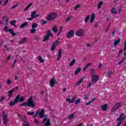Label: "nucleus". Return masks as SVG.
Listing matches in <instances>:
<instances>
[{"mask_svg": "<svg viewBox=\"0 0 126 126\" xmlns=\"http://www.w3.org/2000/svg\"><path fill=\"white\" fill-rule=\"evenodd\" d=\"M58 83V82H57V81H56V79H55V78H52L51 80H50V87H51L52 88H53V87H54V86H55V84H57Z\"/></svg>", "mask_w": 126, "mask_h": 126, "instance_id": "9b49d317", "label": "nucleus"}, {"mask_svg": "<svg viewBox=\"0 0 126 126\" xmlns=\"http://www.w3.org/2000/svg\"><path fill=\"white\" fill-rule=\"evenodd\" d=\"M20 98V95H18L13 101H11L9 105L10 106H14L16 104H17L19 102V98Z\"/></svg>", "mask_w": 126, "mask_h": 126, "instance_id": "0eeeda50", "label": "nucleus"}, {"mask_svg": "<svg viewBox=\"0 0 126 126\" xmlns=\"http://www.w3.org/2000/svg\"><path fill=\"white\" fill-rule=\"evenodd\" d=\"M4 98H5V96H2L0 99V102H3V100H4Z\"/></svg>", "mask_w": 126, "mask_h": 126, "instance_id": "603ef678", "label": "nucleus"}, {"mask_svg": "<svg viewBox=\"0 0 126 126\" xmlns=\"http://www.w3.org/2000/svg\"><path fill=\"white\" fill-rule=\"evenodd\" d=\"M33 4V3H31L29 5H28L26 8H25L24 9V11H26L27 10H28L29 8H30V7H31V6H32V5Z\"/></svg>", "mask_w": 126, "mask_h": 126, "instance_id": "c85d7f7f", "label": "nucleus"}, {"mask_svg": "<svg viewBox=\"0 0 126 126\" xmlns=\"http://www.w3.org/2000/svg\"><path fill=\"white\" fill-rule=\"evenodd\" d=\"M126 60V57H124V58L122 59V61L120 62H119L118 64H122Z\"/></svg>", "mask_w": 126, "mask_h": 126, "instance_id": "4c0bfd02", "label": "nucleus"}, {"mask_svg": "<svg viewBox=\"0 0 126 126\" xmlns=\"http://www.w3.org/2000/svg\"><path fill=\"white\" fill-rule=\"evenodd\" d=\"M84 100H88V95L85 96L84 97Z\"/></svg>", "mask_w": 126, "mask_h": 126, "instance_id": "0e129e2a", "label": "nucleus"}, {"mask_svg": "<svg viewBox=\"0 0 126 126\" xmlns=\"http://www.w3.org/2000/svg\"><path fill=\"white\" fill-rule=\"evenodd\" d=\"M35 32H36V29H31L30 31V33H31V34H34Z\"/></svg>", "mask_w": 126, "mask_h": 126, "instance_id": "79ce46f5", "label": "nucleus"}, {"mask_svg": "<svg viewBox=\"0 0 126 126\" xmlns=\"http://www.w3.org/2000/svg\"><path fill=\"white\" fill-rule=\"evenodd\" d=\"M52 30H53V32H54V33H58V32L59 31L58 30V28H57V26H54L52 28Z\"/></svg>", "mask_w": 126, "mask_h": 126, "instance_id": "b1692460", "label": "nucleus"}, {"mask_svg": "<svg viewBox=\"0 0 126 126\" xmlns=\"http://www.w3.org/2000/svg\"><path fill=\"white\" fill-rule=\"evenodd\" d=\"M6 83H7V85H10V84H11V83H12V81L10 79H8L7 80Z\"/></svg>", "mask_w": 126, "mask_h": 126, "instance_id": "ea45409f", "label": "nucleus"}, {"mask_svg": "<svg viewBox=\"0 0 126 126\" xmlns=\"http://www.w3.org/2000/svg\"><path fill=\"white\" fill-rule=\"evenodd\" d=\"M11 25H14L16 23V20H13L10 22Z\"/></svg>", "mask_w": 126, "mask_h": 126, "instance_id": "de8ad7c7", "label": "nucleus"}, {"mask_svg": "<svg viewBox=\"0 0 126 126\" xmlns=\"http://www.w3.org/2000/svg\"><path fill=\"white\" fill-rule=\"evenodd\" d=\"M24 101V97L21 96L19 98V102H23Z\"/></svg>", "mask_w": 126, "mask_h": 126, "instance_id": "c03bdc74", "label": "nucleus"}, {"mask_svg": "<svg viewBox=\"0 0 126 126\" xmlns=\"http://www.w3.org/2000/svg\"><path fill=\"white\" fill-rule=\"evenodd\" d=\"M91 73L92 74V75H95V69H91Z\"/></svg>", "mask_w": 126, "mask_h": 126, "instance_id": "a19ab883", "label": "nucleus"}, {"mask_svg": "<svg viewBox=\"0 0 126 126\" xmlns=\"http://www.w3.org/2000/svg\"><path fill=\"white\" fill-rule=\"evenodd\" d=\"M39 115V119H43L44 117H45V110L44 109H41V111H36L34 115L33 116V118H35L37 117V116Z\"/></svg>", "mask_w": 126, "mask_h": 126, "instance_id": "7ed1b4c3", "label": "nucleus"}, {"mask_svg": "<svg viewBox=\"0 0 126 126\" xmlns=\"http://www.w3.org/2000/svg\"><path fill=\"white\" fill-rule=\"evenodd\" d=\"M58 17V13L52 12L50 14H48L46 17V19L48 21H54Z\"/></svg>", "mask_w": 126, "mask_h": 126, "instance_id": "f03ea898", "label": "nucleus"}, {"mask_svg": "<svg viewBox=\"0 0 126 126\" xmlns=\"http://www.w3.org/2000/svg\"><path fill=\"white\" fill-rule=\"evenodd\" d=\"M95 17H96V15H95L94 13H93L91 17V23H92L94 21V20L95 19Z\"/></svg>", "mask_w": 126, "mask_h": 126, "instance_id": "6ab92c4d", "label": "nucleus"}, {"mask_svg": "<svg viewBox=\"0 0 126 126\" xmlns=\"http://www.w3.org/2000/svg\"><path fill=\"white\" fill-rule=\"evenodd\" d=\"M74 35V31L71 30L68 32V34L66 35L67 38L68 39L72 38Z\"/></svg>", "mask_w": 126, "mask_h": 126, "instance_id": "f8f14e48", "label": "nucleus"}, {"mask_svg": "<svg viewBox=\"0 0 126 126\" xmlns=\"http://www.w3.org/2000/svg\"><path fill=\"white\" fill-rule=\"evenodd\" d=\"M124 45H124V51H126V40L125 41Z\"/></svg>", "mask_w": 126, "mask_h": 126, "instance_id": "bf43d9fd", "label": "nucleus"}, {"mask_svg": "<svg viewBox=\"0 0 126 126\" xmlns=\"http://www.w3.org/2000/svg\"><path fill=\"white\" fill-rule=\"evenodd\" d=\"M111 13L113 14H117V10H116V8L113 7L111 9Z\"/></svg>", "mask_w": 126, "mask_h": 126, "instance_id": "7c9ffc66", "label": "nucleus"}, {"mask_svg": "<svg viewBox=\"0 0 126 126\" xmlns=\"http://www.w3.org/2000/svg\"><path fill=\"white\" fill-rule=\"evenodd\" d=\"M79 103H80V98L78 99L77 100L75 101V105H78Z\"/></svg>", "mask_w": 126, "mask_h": 126, "instance_id": "a18cd8bd", "label": "nucleus"}, {"mask_svg": "<svg viewBox=\"0 0 126 126\" xmlns=\"http://www.w3.org/2000/svg\"><path fill=\"white\" fill-rule=\"evenodd\" d=\"M60 39H58V40L55 41L54 43H53V45H54V46H55V47H57V46H58V45H59V44H60V43H61L60 41H59Z\"/></svg>", "mask_w": 126, "mask_h": 126, "instance_id": "cd10ccee", "label": "nucleus"}, {"mask_svg": "<svg viewBox=\"0 0 126 126\" xmlns=\"http://www.w3.org/2000/svg\"><path fill=\"white\" fill-rule=\"evenodd\" d=\"M72 18V16H69L68 18H67L66 20V22H68V21H70Z\"/></svg>", "mask_w": 126, "mask_h": 126, "instance_id": "58836bf2", "label": "nucleus"}, {"mask_svg": "<svg viewBox=\"0 0 126 126\" xmlns=\"http://www.w3.org/2000/svg\"><path fill=\"white\" fill-rule=\"evenodd\" d=\"M27 19V20H30V21H32L33 19H34V18L33 17H31V18H28Z\"/></svg>", "mask_w": 126, "mask_h": 126, "instance_id": "864d4df0", "label": "nucleus"}, {"mask_svg": "<svg viewBox=\"0 0 126 126\" xmlns=\"http://www.w3.org/2000/svg\"><path fill=\"white\" fill-rule=\"evenodd\" d=\"M62 58V49H60L58 52L57 61H60Z\"/></svg>", "mask_w": 126, "mask_h": 126, "instance_id": "a211bd4d", "label": "nucleus"}, {"mask_svg": "<svg viewBox=\"0 0 126 126\" xmlns=\"http://www.w3.org/2000/svg\"><path fill=\"white\" fill-rule=\"evenodd\" d=\"M107 76L108 77H111V76L112 74H113V71H109L107 72Z\"/></svg>", "mask_w": 126, "mask_h": 126, "instance_id": "e433bc0d", "label": "nucleus"}, {"mask_svg": "<svg viewBox=\"0 0 126 126\" xmlns=\"http://www.w3.org/2000/svg\"><path fill=\"white\" fill-rule=\"evenodd\" d=\"M91 103H92V102H91V101H89V102H88L87 103H86V106H88V105H89L90 104H91Z\"/></svg>", "mask_w": 126, "mask_h": 126, "instance_id": "052dcab7", "label": "nucleus"}, {"mask_svg": "<svg viewBox=\"0 0 126 126\" xmlns=\"http://www.w3.org/2000/svg\"><path fill=\"white\" fill-rule=\"evenodd\" d=\"M107 104H104V105H102L101 106V108L103 111H106L107 110Z\"/></svg>", "mask_w": 126, "mask_h": 126, "instance_id": "c756f323", "label": "nucleus"}, {"mask_svg": "<svg viewBox=\"0 0 126 126\" xmlns=\"http://www.w3.org/2000/svg\"><path fill=\"white\" fill-rule=\"evenodd\" d=\"M15 90H11L9 92H8L9 99H10L11 97H12V94H13V92H14Z\"/></svg>", "mask_w": 126, "mask_h": 126, "instance_id": "f3484780", "label": "nucleus"}, {"mask_svg": "<svg viewBox=\"0 0 126 126\" xmlns=\"http://www.w3.org/2000/svg\"><path fill=\"white\" fill-rule=\"evenodd\" d=\"M80 70H81V68L79 67L77 68L76 70L75 71V74H78V73L80 72Z\"/></svg>", "mask_w": 126, "mask_h": 126, "instance_id": "c9c22d12", "label": "nucleus"}, {"mask_svg": "<svg viewBox=\"0 0 126 126\" xmlns=\"http://www.w3.org/2000/svg\"><path fill=\"white\" fill-rule=\"evenodd\" d=\"M75 63V59H73L70 63L69 66H72Z\"/></svg>", "mask_w": 126, "mask_h": 126, "instance_id": "f704fd0d", "label": "nucleus"}, {"mask_svg": "<svg viewBox=\"0 0 126 126\" xmlns=\"http://www.w3.org/2000/svg\"><path fill=\"white\" fill-rule=\"evenodd\" d=\"M121 42V39L119 38L118 40H114V47L117 46L118 44H119Z\"/></svg>", "mask_w": 126, "mask_h": 126, "instance_id": "393cba45", "label": "nucleus"}, {"mask_svg": "<svg viewBox=\"0 0 126 126\" xmlns=\"http://www.w3.org/2000/svg\"><path fill=\"white\" fill-rule=\"evenodd\" d=\"M37 60L39 61L40 63H42L45 62V60H44V59H43V58L41 56H38L37 57Z\"/></svg>", "mask_w": 126, "mask_h": 126, "instance_id": "5701e85b", "label": "nucleus"}, {"mask_svg": "<svg viewBox=\"0 0 126 126\" xmlns=\"http://www.w3.org/2000/svg\"><path fill=\"white\" fill-rule=\"evenodd\" d=\"M80 7V4H78L75 7H74V10H77V8H79Z\"/></svg>", "mask_w": 126, "mask_h": 126, "instance_id": "09e8293b", "label": "nucleus"}, {"mask_svg": "<svg viewBox=\"0 0 126 126\" xmlns=\"http://www.w3.org/2000/svg\"><path fill=\"white\" fill-rule=\"evenodd\" d=\"M103 3L104 2L103 1H99L97 4V9H100V8L102 7Z\"/></svg>", "mask_w": 126, "mask_h": 126, "instance_id": "412c9836", "label": "nucleus"}, {"mask_svg": "<svg viewBox=\"0 0 126 126\" xmlns=\"http://www.w3.org/2000/svg\"><path fill=\"white\" fill-rule=\"evenodd\" d=\"M3 40H1L0 42V47H1V46H2V45H3Z\"/></svg>", "mask_w": 126, "mask_h": 126, "instance_id": "13d9d810", "label": "nucleus"}, {"mask_svg": "<svg viewBox=\"0 0 126 126\" xmlns=\"http://www.w3.org/2000/svg\"><path fill=\"white\" fill-rule=\"evenodd\" d=\"M3 123L4 125H7V117L6 114H3Z\"/></svg>", "mask_w": 126, "mask_h": 126, "instance_id": "dca6fc26", "label": "nucleus"}, {"mask_svg": "<svg viewBox=\"0 0 126 126\" xmlns=\"http://www.w3.org/2000/svg\"><path fill=\"white\" fill-rule=\"evenodd\" d=\"M46 121V123L45 124V122ZM42 124H44L45 126H51V123H50V119H48L47 117H45L43 119Z\"/></svg>", "mask_w": 126, "mask_h": 126, "instance_id": "9d476101", "label": "nucleus"}, {"mask_svg": "<svg viewBox=\"0 0 126 126\" xmlns=\"http://www.w3.org/2000/svg\"><path fill=\"white\" fill-rule=\"evenodd\" d=\"M31 17H33V18H36V17H39V15L37 14V11H33L31 14Z\"/></svg>", "mask_w": 126, "mask_h": 126, "instance_id": "4468645a", "label": "nucleus"}, {"mask_svg": "<svg viewBox=\"0 0 126 126\" xmlns=\"http://www.w3.org/2000/svg\"><path fill=\"white\" fill-rule=\"evenodd\" d=\"M84 33H85L84 30L80 29L77 31L76 35L79 37H82L84 35Z\"/></svg>", "mask_w": 126, "mask_h": 126, "instance_id": "1a4fd4ad", "label": "nucleus"}, {"mask_svg": "<svg viewBox=\"0 0 126 126\" xmlns=\"http://www.w3.org/2000/svg\"><path fill=\"white\" fill-rule=\"evenodd\" d=\"M67 47L68 49H71V48H72V46L70 44H68L67 45Z\"/></svg>", "mask_w": 126, "mask_h": 126, "instance_id": "6e6d98bb", "label": "nucleus"}, {"mask_svg": "<svg viewBox=\"0 0 126 126\" xmlns=\"http://www.w3.org/2000/svg\"><path fill=\"white\" fill-rule=\"evenodd\" d=\"M21 107L22 106H25V107H31V108H35V104L33 102V97L31 96L28 99L27 102H24L22 104H20Z\"/></svg>", "mask_w": 126, "mask_h": 126, "instance_id": "f257e3e1", "label": "nucleus"}, {"mask_svg": "<svg viewBox=\"0 0 126 126\" xmlns=\"http://www.w3.org/2000/svg\"><path fill=\"white\" fill-rule=\"evenodd\" d=\"M121 106H122V103H121V102H118L115 103V104L111 109V112H116L117 110H118V109H119Z\"/></svg>", "mask_w": 126, "mask_h": 126, "instance_id": "423d86ee", "label": "nucleus"}, {"mask_svg": "<svg viewBox=\"0 0 126 126\" xmlns=\"http://www.w3.org/2000/svg\"><path fill=\"white\" fill-rule=\"evenodd\" d=\"M54 50H56V45L53 44L51 48V51H54Z\"/></svg>", "mask_w": 126, "mask_h": 126, "instance_id": "49530a36", "label": "nucleus"}, {"mask_svg": "<svg viewBox=\"0 0 126 126\" xmlns=\"http://www.w3.org/2000/svg\"><path fill=\"white\" fill-rule=\"evenodd\" d=\"M90 19V15H88L87 17H86L85 19V22H86V23H87Z\"/></svg>", "mask_w": 126, "mask_h": 126, "instance_id": "72a5a7b5", "label": "nucleus"}, {"mask_svg": "<svg viewBox=\"0 0 126 126\" xmlns=\"http://www.w3.org/2000/svg\"><path fill=\"white\" fill-rule=\"evenodd\" d=\"M110 25H109L108 27L106 29V32H108V31H109V29H110Z\"/></svg>", "mask_w": 126, "mask_h": 126, "instance_id": "774afa93", "label": "nucleus"}, {"mask_svg": "<svg viewBox=\"0 0 126 126\" xmlns=\"http://www.w3.org/2000/svg\"><path fill=\"white\" fill-rule=\"evenodd\" d=\"M8 31L11 33L12 36H15L16 35V33H14V32L11 29H9Z\"/></svg>", "mask_w": 126, "mask_h": 126, "instance_id": "2f4dec72", "label": "nucleus"}, {"mask_svg": "<svg viewBox=\"0 0 126 126\" xmlns=\"http://www.w3.org/2000/svg\"><path fill=\"white\" fill-rule=\"evenodd\" d=\"M28 25V22H26L20 25V28L21 29H22V28H24V27H26Z\"/></svg>", "mask_w": 126, "mask_h": 126, "instance_id": "aec40b11", "label": "nucleus"}, {"mask_svg": "<svg viewBox=\"0 0 126 126\" xmlns=\"http://www.w3.org/2000/svg\"><path fill=\"white\" fill-rule=\"evenodd\" d=\"M91 65V63H88L86 66L84 68V71H85V70H86V69H87V68H88V67H89V66H90Z\"/></svg>", "mask_w": 126, "mask_h": 126, "instance_id": "473e14b6", "label": "nucleus"}, {"mask_svg": "<svg viewBox=\"0 0 126 126\" xmlns=\"http://www.w3.org/2000/svg\"><path fill=\"white\" fill-rule=\"evenodd\" d=\"M34 39H35V40H36V41H38V40H40V36H34Z\"/></svg>", "mask_w": 126, "mask_h": 126, "instance_id": "3c124183", "label": "nucleus"}, {"mask_svg": "<svg viewBox=\"0 0 126 126\" xmlns=\"http://www.w3.org/2000/svg\"><path fill=\"white\" fill-rule=\"evenodd\" d=\"M50 37H54L52 32L50 30H48L47 32V35L44 37L42 40V42H46V41H49L50 40Z\"/></svg>", "mask_w": 126, "mask_h": 126, "instance_id": "20e7f679", "label": "nucleus"}, {"mask_svg": "<svg viewBox=\"0 0 126 126\" xmlns=\"http://www.w3.org/2000/svg\"><path fill=\"white\" fill-rule=\"evenodd\" d=\"M28 38L27 37H24L18 42V44L22 45V44H25L27 42Z\"/></svg>", "mask_w": 126, "mask_h": 126, "instance_id": "ddd939ff", "label": "nucleus"}, {"mask_svg": "<svg viewBox=\"0 0 126 126\" xmlns=\"http://www.w3.org/2000/svg\"><path fill=\"white\" fill-rule=\"evenodd\" d=\"M75 117V115L74 114V113H73L72 114H71L70 116H68V119L69 120H72V119H74V118Z\"/></svg>", "mask_w": 126, "mask_h": 126, "instance_id": "a878e982", "label": "nucleus"}, {"mask_svg": "<svg viewBox=\"0 0 126 126\" xmlns=\"http://www.w3.org/2000/svg\"><path fill=\"white\" fill-rule=\"evenodd\" d=\"M84 79V78H82L80 80H79L76 84L75 85L76 86H78V85H79V84H81V83H82V82L83 81V80Z\"/></svg>", "mask_w": 126, "mask_h": 126, "instance_id": "4be33fe9", "label": "nucleus"}, {"mask_svg": "<svg viewBox=\"0 0 126 126\" xmlns=\"http://www.w3.org/2000/svg\"><path fill=\"white\" fill-rule=\"evenodd\" d=\"M99 77L97 75H92V82L96 83L99 80Z\"/></svg>", "mask_w": 126, "mask_h": 126, "instance_id": "6e6552de", "label": "nucleus"}, {"mask_svg": "<svg viewBox=\"0 0 126 126\" xmlns=\"http://www.w3.org/2000/svg\"><path fill=\"white\" fill-rule=\"evenodd\" d=\"M101 67H102V63H100L98 65V69H101Z\"/></svg>", "mask_w": 126, "mask_h": 126, "instance_id": "4d7b16f0", "label": "nucleus"}, {"mask_svg": "<svg viewBox=\"0 0 126 126\" xmlns=\"http://www.w3.org/2000/svg\"><path fill=\"white\" fill-rule=\"evenodd\" d=\"M124 116V113H122L120 117L117 119V122H119L117 124L116 126H120L122 124V123H123V121L125 119H126V116H124V118L123 117Z\"/></svg>", "mask_w": 126, "mask_h": 126, "instance_id": "39448f33", "label": "nucleus"}, {"mask_svg": "<svg viewBox=\"0 0 126 126\" xmlns=\"http://www.w3.org/2000/svg\"><path fill=\"white\" fill-rule=\"evenodd\" d=\"M47 23V21L45 20H42V25H45Z\"/></svg>", "mask_w": 126, "mask_h": 126, "instance_id": "e2e57ef3", "label": "nucleus"}, {"mask_svg": "<svg viewBox=\"0 0 126 126\" xmlns=\"http://www.w3.org/2000/svg\"><path fill=\"white\" fill-rule=\"evenodd\" d=\"M7 29H8V27H7V26L4 27V31L5 32H8V30H7Z\"/></svg>", "mask_w": 126, "mask_h": 126, "instance_id": "8fccbe9b", "label": "nucleus"}, {"mask_svg": "<svg viewBox=\"0 0 126 126\" xmlns=\"http://www.w3.org/2000/svg\"><path fill=\"white\" fill-rule=\"evenodd\" d=\"M17 62V59H16L15 61H14V63H13V66H12V67H13H13H14V65H15V63H16V62Z\"/></svg>", "mask_w": 126, "mask_h": 126, "instance_id": "5fc2aeb1", "label": "nucleus"}, {"mask_svg": "<svg viewBox=\"0 0 126 126\" xmlns=\"http://www.w3.org/2000/svg\"><path fill=\"white\" fill-rule=\"evenodd\" d=\"M66 102H68L69 104L70 103H74V101H75V96H73L71 99L69 98H67L66 99Z\"/></svg>", "mask_w": 126, "mask_h": 126, "instance_id": "2eb2a0df", "label": "nucleus"}, {"mask_svg": "<svg viewBox=\"0 0 126 126\" xmlns=\"http://www.w3.org/2000/svg\"><path fill=\"white\" fill-rule=\"evenodd\" d=\"M7 2H8V0H6V1H5V2L4 3V6H5V5H6V4H7Z\"/></svg>", "mask_w": 126, "mask_h": 126, "instance_id": "338daca9", "label": "nucleus"}, {"mask_svg": "<svg viewBox=\"0 0 126 126\" xmlns=\"http://www.w3.org/2000/svg\"><path fill=\"white\" fill-rule=\"evenodd\" d=\"M4 18H6V23H8V19H7V17H3V19H4Z\"/></svg>", "mask_w": 126, "mask_h": 126, "instance_id": "69168bd1", "label": "nucleus"}, {"mask_svg": "<svg viewBox=\"0 0 126 126\" xmlns=\"http://www.w3.org/2000/svg\"><path fill=\"white\" fill-rule=\"evenodd\" d=\"M37 27H38V25H37L36 23H33L32 25V29H35V28H37Z\"/></svg>", "mask_w": 126, "mask_h": 126, "instance_id": "bb28decb", "label": "nucleus"}, {"mask_svg": "<svg viewBox=\"0 0 126 126\" xmlns=\"http://www.w3.org/2000/svg\"><path fill=\"white\" fill-rule=\"evenodd\" d=\"M92 85H93V84L90 83H89V84L87 87V88H89V87H90V86H92Z\"/></svg>", "mask_w": 126, "mask_h": 126, "instance_id": "680f3d73", "label": "nucleus"}, {"mask_svg": "<svg viewBox=\"0 0 126 126\" xmlns=\"http://www.w3.org/2000/svg\"><path fill=\"white\" fill-rule=\"evenodd\" d=\"M35 114V112H28L27 115H30V116H33Z\"/></svg>", "mask_w": 126, "mask_h": 126, "instance_id": "37998d69", "label": "nucleus"}]
</instances>
